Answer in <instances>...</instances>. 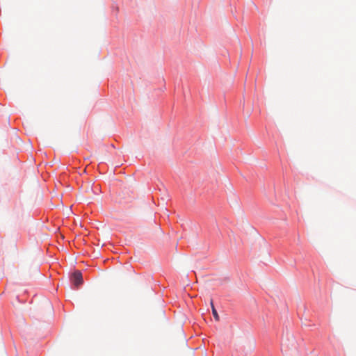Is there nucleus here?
Returning <instances> with one entry per match:
<instances>
[{"instance_id":"obj_1","label":"nucleus","mask_w":356,"mask_h":356,"mask_svg":"<svg viewBox=\"0 0 356 356\" xmlns=\"http://www.w3.org/2000/svg\"><path fill=\"white\" fill-rule=\"evenodd\" d=\"M72 281L76 286L83 283L82 274L80 271H75L72 275Z\"/></svg>"},{"instance_id":"obj_2","label":"nucleus","mask_w":356,"mask_h":356,"mask_svg":"<svg viewBox=\"0 0 356 356\" xmlns=\"http://www.w3.org/2000/svg\"><path fill=\"white\" fill-rule=\"evenodd\" d=\"M211 309H212V314L213 315V317L216 320V321H219L220 319V317L217 313V311L216 309H215L214 307V305H213V300H211Z\"/></svg>"}]
</instances>
